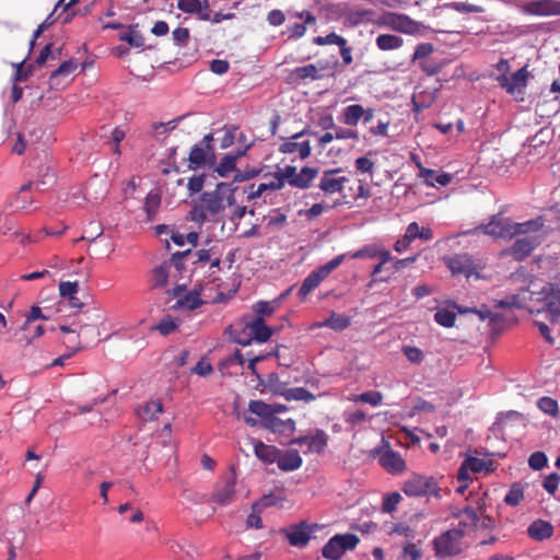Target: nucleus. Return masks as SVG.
<instances>
[{
  "label": "nucleus",
  "mask_w": 560,
  "mask_h": 560,
  "mask_svg": "<svg viewBox=\"0 0 560 560\" xmlns=\"http://www.w3.org/2000/svg\"><path fill=\"white\" fill-rule=\"evenodd\" d=\"M500 305L524 307L529 313L542 314L556 320L560 316V289L546 283L538 289V284L530 283L529 288L522 290L513 301H501Z\"/></svg>",
  "instance_id": "1"
},
{
  "label": "nucleus",
  "mask_w": 560,
  "mask_h": 560,
  "mask_svg": "<svg viewBox=\"0 0 560 560\" xmlns=\"http://www.w3.org/2000/svg\"><path fill=\"white\" fill-rule=\"evenodd\" d=\"M234 190L230 184L219 183L213 191H205L194 200L189 219L196 223L205 221L219 222L223 217L225 206H234Z\"/></svg>",
  "instance_id": "2"
},
{
  "label": "nucleus",
  "mask_w": 560,
  "mask_h": 560,
  "mask_svg": "<svg viewBox=\"0 0 560 560\" xmlns=\"http://www.w3.org/2000/svg\"><path fill=\"white\" fill-rule=\"evenodd\" d=\"M234 334V341L242 346H248L253 341L265 342L271 335L272 330L260 318H253L248 322H240L231 326Z\"/></svg>",
  "instance_id": "3"
},
{
  "label": "nucleus",
  "mask_w": 560,
  "mask_h": 560,
  "mask_svg": "<svg viewBox=\"0 0 560 560\" xmlns=\"http://www.w3.org/2000/svg\"><path fill=\"white\" fill-rule=\"evenodd\" d=\"M347 254H340L335 258L327 261L325 265L319 268L313 270L302 282L299 289V298L301 300H305L306 296L319 287L322 281H324L335 269H337L342 261L345 260Z\"/></svg>",
  "instance_id": "4"
},
{
  "label": "nucleus",
  "mask_w": 560,
  "mask_h": 560,
  "mask_svg": "<svg viewBox=\"0 0 560 560\" xmlns=\"http://www.w3.org/2000/svg\"><path fill=\"white\" fill-rule=\"evenodd\" d=\"M402 491L408 497H441L438 480L432 476H424L420 474H412L402 483Z\"/></svg>",
  "instance_id": "5"
},
{
  "label": "nucleus",
  "mask_w": 560,
  "mask_h": 560,
  "mask_svg": "<svg viewBox=\"0 0 560 560\" xmlns=\"http://www.w3.org/2000/svg\"><path fill=\"white\" fill-rule=\"evenodd\" d=\"M55 184H56V175L52 171V167L47 163L40 164L38 166L36 179L30 180L28 183H26L20 187L18 197H16L18 200L21 199L22 205L20 207L26 208L28 205H31L33 202L32 199H27L24 197V194L26 191L31 190L32 188H35L38 191H45V190L49 189L50 187H52Z\"/></svg>",
  "instance_id": "6"
},
{
  "label": "nucleus",
  "mask_w": 560,
  "mask_h": 560,
  "mask_svg": "<svg viewBox=\"0 0 560 560\" xmlns=\"http://www.w3.org/2000/svg\"><path fill=\"white\" fill-rule=\"evenodd\" d=\"M359 541L355 534H337L324 545L322 556L327 560H340L347 551L355 549Z\"/></svg>",
  "instance_id": "7"
},
{
  "label": "nucleus",
  "mask_w": 560,
  "mask_h": 560,
  "mask_svg": "<svg viewBox=\"0 0 560 560\" xmlns=\"http://www.w3.org/2000/svg\"><path fill=\"white\" fill-rule=\"evenodd\" d=\"M462 529H450L435 537L432 541L435 556L440 559L453 557L462 551Z\"/></svg>",
  "instance_id": "8"
},
{
  "label": "nucleus",
  "mask_w": 560,
  "mask_h": 560,
  "mask_svg": "<svg viewBox=\"0 0 560 560\" xmlns=\"http://www.w3.org/2000/svg\"><path fill=\"white\" fill-rule=\"evenodd\" d=\"M511 220L501 214L492 215L490 221L464 232L465 235L485 234L493 238H511Z\"/></svg>",
  "instance_id": "9"
},
{
  "label": "nucleus",
  "mask_w": 560,
  "mask_h": 560,
  "mask_svg": "<svg viewBox=\"0 0 560 560\" xmlns=\"http://www.w3.org/2000/svg\"><path fill=\"white\" fill-rule=\"evenodd\" d=\"M316 528V524L310 525L307 522L303 521L299 524L282 528L280 532L289 540L291 546L304 548L310 542L312 534Z\"/></svg>",
  "instance_id": "10"
},
{
  "label": "nucleus",
  "mask_w": 560,
  "mask_h": 560,
  "mask_svg": "<svg viewBox=\"0 0 560 560\" xmlns=\"http://www.w3.org/2000/svg\"><path fill=\"white\" fill-rule=\"evenodd\" d=\"M387 28L408 35H422L425 27L408 15L387 12Z\"/></svg>",
  "instance_id": "11"
},
{
  "label": "nucleus",
  "mask_w": 560,
  "mask_h": 560,
  "mask_svg": "<svg viewBox=\"0 0 560 560\" xmlns=\"http://www.w3.org/2000/svg\"><path fill=\"white\" fill-rule=\"evenodd\" d=\"M521 11L530 15H560V2L555 0H528L522 3Z\"/></svg>",
  "instance_id": "12"
},
{
  "label": "nucleus",
  "mask_w": 560,
  "mask_h": 560,
  "mask_svg": "<svg viewBox=\"0 0 560 560\" xmlns=\"http://www.w3.org/2000/svg\"><path fill=\"white\" fill-rule=\"evenodd\" d=\"M387 534L398 535L406 538L401 553V560H418L421 557V551L415 544L409 541L413 537V532L409 525L406 523L396 524L389 530H387Z\"/></svg>",
  "instance_id": "13"
},
{
  "label": "nucleus",
  "mask_w": 560,
  "mask_h": 560,
  "mask_svg": "<svg viewBox=\"0 0 560 560\" xmlns=\"http://www.w3.org/2000/svg\"><path fill=\"white\" fill-rule=\"evenodd\" d=\"M528 77L529 73L526 67H523L516 72H514L511 77L502 74L498 77L497 80L502 89H504L509 94L514 95L516 93L524 92Z\"/></svg>",
  "instance_id": "14"
},
{
  "label": "nucleus",
  "mask_w": 560,
  "mask_h": 560,
  "mask_svg": "<svg viewBox=\"0 0 560 560\" xmlns=\"http://www.w3.org/2000/svg\"><path fill=\"white\" fill-rule=\"evenodd\" d=\"M306 133V130H302L293 136L285 138L283 143L279 147V152L283 154H292L298 153L299 156L304 160L311 155V143L310 141L296 142V139H300Z\"/></svg>",
  "instance_id": "15"
},
{
  "label": "nucleus",
  "mask_w": 560,
  "mask_h": 560,
  "mask_svg": "<svg viewBox=\"0 0 560 560\" xmlns=\"http://www.w3.org/2000/svg\"><path fill=\"white\" fill-rule=\"evenodd\" d=\"M540 241L541 238L538 235L518 237L512 244L510 254L514 257V259L523 260L532 254V252L540 244Z\"/></svg>",
  "instance_id": "16"
},
{
  "label": "nucleus",
  "mask_w": 560,
  "mask_h": 560,
  "mask_svg": "<svg viewBox=\"0 0 560 560\" xmlns=\"http://www.w3.org/2000/svg\"><path fill=\"white\" fill-rule=\"evenodd\" d=\"M340 170L325 171L319 183V188L327 195L341 192L345 184L349 182L346 176L339 175Z\"/></svg>",
  "instance_id": "17"
},
{
  "label": "nucleus",
  "mask_w": 560,
  "mask_h": 560,
  "mask_svg": "<svg viewBox=\"0 0 560 560\" xmlns=\"http://www.w3.org/2000/svg\"><path fill=\"white\" fill-rule=\"evenodd\" d=\"M443 261L453 275H464L469 277L474 271L472 260L467 254H455L453 256L444 257Z\"/></svg>",
  "instance_id": "18"
},
{
  "label": "nucleus",
  "mask_w": 560,
  "mask_h": 560,
  "mask_svg": "<svg viewBox=\"0 0 560 560\" xmlns=\"http://www.w3.org/2000/svg\"><path fill=\"white\" fill-rule=\"evenodd\" d=\"M235 483L236 479L233 475L218 483L212 493V501L220 505L230 504L235 497Z\"/></svg>",
  "instance_id": "19"
},
{
  "label": "nucleus",
  "mask_w": 560,
  "mask_h": 560,
  "mask_svg": "<svg viewBox=\"0 0 560 560\" xmlns=\"http://www.w3.org/2000/svg\"><path fill=\"white\" fill-rule=\"evenodd\" d=\"M183 292L184 288L182 287H177L173 290V295L177 298L176 307L191 311L196 310L203 303L198 291L192 290L182 294Z\"/></svg>",
  "instance_id": "20"
},
{
  "label": "nucleus",
  "mask_w": 560,
  "mask_h": 560,
  "mask_svg": "<svg viewBox=\"0 0 560 560\" xmlns=\"http://www.w3.org/2000/svg\"><path fill=\"white\" fill-rule=\"evenodd\" d=\"M542 228L544 219L541 217L522 223L511 221V238L521 235H537L536 233L539 232Z\"/></svg>",
  "instance_id": "21"
},
{
  "label": "nucleus",
  "mask_w": 560,
  "mask_h": 560,
  "mask_svg": "<svg viewBox=\"0 0 560 560\" xmlns=\"http://www.w3.org/2000/svg\"><path fill=\"white\" fill-rule=\"evenodd\" d=\"M454 516L459 520L458 529H462L463 534L466 530L477 528L480 521L477 509L472 506H466L458 510L454 513Z\"/></svg>",
  "instance_id": "22"
},
{
  "label": "nucleus",
  "mask_w": 560,
  "mask_h": 560,
  "mask_svg": "<svg viewBox=\"0 0 560 560\" xmlns=\"http://www.w3.org/2000/svg\"><path fill=\"white\" fill-rule=\"evenodd\" d=\"M419 177H421L427 186H446L451 183L453 176L448 173L438 172L434 170L419 166Z\"/></svg>",
  "instance_id": "23"
},
{
  "label": "nucleus",
  "mask_w": 560,
  "mask_h": 560,
  "mask_svg": "<svg viewBox=\"0 0 560 560\" xmlns=\"http://www.w3.org/2000/svg\"><path fill=\"white\" fill-rule=\"evenodd\" d=\"M350 257L352 259L364 258V257H370V258L378 257L380 262L374 267V269L372 271V277H375L377 273H380L382 271L383 265L385 264V252L381 247H378L376 245H372V244L366 245L363 248L352 253L350 255Z\"/></svg>",
  "instance_id": "24"
},
{
  "label": "nucleus",
  "mask_w": 560,
  "mask_h": 560,
  "mask_svg": "<svg viewBox=\"0 0 560 560\" xmlns=\"http://www.w3.org/2000/svg\"><path fill=\"white\" fill-rule=\"evenodd\" d=\"M553 534V526L550 522L536 520L527 527V535L537 541L548 539Z\"/></svg>",
  "instance_id": "25"
},
{
  "label": "nucleus",
  "mask_w": 560,
  "mask_h": 560,
  "mask_svg": "<svg viewBox=\"0 0 560 560\" xmlns=\"http://www.w3.org/2000/svg\"><path fill=\"white\" fill-rule=\"evenodd\" d=\"M294 16L300 20H303V23H295L294 25L288 28V32L291 37L300 38L304 36L306 33V26L316 24L315 15L307 10L296 12Z\"/></svg>",
  "instance_id": "26"
},
{
  "label": "nucleus",
  "mask_w": 560,
  "mask_h": 560,
  "mask_svg": "<svg viewBox=\"0 0 560 560\" xmlns=\"http://www.w3.org/2000/svg\"><path fill=\"white\" fill-rule=\"evenodd\" d=\"M290 78L293 81H316L320 80L323 78V74L320 73V70L313 63L298 67L293 69L290 73Z\"/></svg>",
  "instance_id": "27"
},
{
  "label": "nucleus",
  "mask_w": 560,
  "mask_h": 560,
  "mask_svg": "<svg viewBox=\"0 0 560 560\" xmlns=\"http://www.w3.org/2000/svg\"><path fill=\"white\" fill-rule=\"evenodd\" d=\"M254 452L257 458H259L265 464H273L277 463L280 451L273 445H267L261 441H256L254 443Z\"/></svg>",
  "instance_id": "28"
},
{
  "label": "nucleus",
  "mask_w": 560,
  "mask_h": 560,
  "mask_svg": "<svg viewBox=\"0 0 560 560\" xmlns=\"http://www.w3.org/2000/svg\"><path fill=\"white\" fill-rule=\"evenodd\" d=\"M302 457L295 450H290L285 454L278 456V467L283 471H293L302 466Z\"/></svg>",
  "instance_id": "29"
},
{
  "label": "nucleus",
  "mask_w": 560,
  "mask_h": 560,
  "mask_svg": "<svg viewBox=\"0 0 560 560\" xmlns=\"http://www.w3.org/2000/svg\"><path fill=\"white\" fill-rule=\"evenodd\" d=\"M162 412L163 404L161 399L150 400L145 405L137 408V413L143 421H153Z\"/></svg>",
  "instance_id": "30"
},
{
  "label": "nucleus",
  "mask_w": 560,
  "mask_h": 560,
  "mask_svg": "<svg viewBox=\"0 0 560 560\" xmlns=\"http://www.w3.org/2000/svg\"><path fill=\"white\" fill-rule=\"evenodd\" d=\"M301 443H307L311 452L322 453L327 446L328 436L323 430H317L312 436H303L299 439Z\"/></svg>",
  "instance_id": "31"
},
{
  "label": "nucleus",
  "mask_w": 560,
  "mask_h": 560,
  "mask_svg": "<svg viewBox=\"0 0 560 560\" xmlns=\"http://www.w3.org/2000/svg\"><path fill=\"white\" fill-rule=\"evenodd\" d=\"M351 325V318L343 314L332 313L327 319L316 324L317 327H329L335 331H342Z\"/></svg>",
  "instance_id": "32"
},
{
  "label": "nucleus",
  "mask_w": 560,
  "mask_h": 560,
  "mask_svg": "<svg viewBox=\"0 0 560 560\" xmlns=\"http://www.w3.org/2000/svg\"><path fill=\"white\" fill-rule=\"evenodd\" d=\"M317 167L304 166L300 173H296V178L293 179L292 186L300 189H306L310 187L312 180L317 177Z\"/></svg>",
  "instance_id": "33"
},
{
  "label": "nucleus",
  "mask_w": 560,
  "mask_h": 560,
  "mask_svg": "<svg viewBox=\"0 0 560 560\" xmlns=\"http://www.w3.org/2000/svg\"><path fill=\"white\" fill-rule=\"evenodd\" d=\"M438 94V90L433 91H422L413 94L412 96V105L413 110L420 113L421 110L430 107L434 102Z\"/></svg>",
  "instance_id": "34"
},
{
  "label": "nucleus",
  "mask_w": 560,
  "mask_h": 560,
  "mask_svg": "<svg viewBox=\"0 0 560 560\" xmlns=\"http://www.w3.org/2000/svg\"><path fill=\"white\" fill-rule=\"evenodd\" d=\"M407 469L405 459L396 452L389 448L387 443V472L401 475Z\"/></svg>",
  "instance_id": "35"
},
{
  "label": "nucleus",
  "mask_w": 560,
  "mask_h": 560,
  "mask_svg": "<svg viewBox=\"0 0 560 560\" xmlns=\"http://www.w3.org/2000/svg\"><path fill=\"white\" fill-rule=\"evenodd\" d=\"M277 393L282 395L288 401H290V400L312 401L315 399V395L304 387L285 388L281 392L277 390Z\"/></svg>",
  "instance_id": "36"
},
{
  "label": "nucleus",
  "mask_w": 560,
  "mask_h": 560,
  "mask_svg": "<svg viewBox=\"0 0 560 560\" xmlns=\"http://www.w3.org/2000/svg\"><path fill=\"white\" fill-rule=\"evenodd\" d=\"M364 114L365 109L362 105H349L343 109V124L348 126H357Z\"/></svg>",
  "instance_id": "37"
},
{
  "label": "nucleus",
  "mask_w": 560,
  "mask_h": 560,
  "mask_svg": "<svg viewBox=\"0 0 560 560\" xmlns=\"http://www.w3.org/2000/svg\"><path fill=\"white\" fill-rule=\"evenodd\" d=\"M524 499V487L520 482H514L504 497V503L509 506H517Z\"/></svg>",
  "instance_id": "38"
},
{
  "label": "nucleus",
  "mask_w": 560,
  "mask_h": 560,
  "mask_svg": "<svg viewBox=\"0 0 560 560\" xmlns=\"http://www.w3.org/2000/svg\"><path fill=\"white\" fill-rule=\"evenodd\" d=\"M170 266L164 262L154 268L151 279L152 288H164L168 281Z\"/></svg>",
  "instance_id": "39"
},
{
  "label": "nucleus",
  "mask_w": 560,
  "mask_h": 560,
  "mask_svg": "<svg viewBox=\"0 0 560 560\" xmlns=\"http://www.w3.org/2000/svg\"><path fill=\"white\" fill-rule=\"evenodd\" d=\"M78 65L74 60H66L63 61L49 77V81L51 85L57 84L56 80L59 77H68L70 75L75 69Z\"/></svg>",
  "instance_id": "40"
},
{
  "label": "nucleus",
  "mask_w": 560,
  "mask_h": 560,
  "mask_svg": "<svg viewBox=\"0 0 560 560\" xmlns=\"http://www.w3.org/2000/svg\"><path fill=\"white\" fill-rule=\"evenodd\" d=\"M119 39L127 42L130 46L136 48L143 47L145 42L143 35L133 27H129L127 33L119 35Z\"/></svg>",
  "instance_id": "41"
},
{
  "label": "nucleus",
  "mask_w": 560,
  "mask_h": 560,
  "mask_svg": "<svg viewBox=\"0 0 560 560\" xmlns=\"http://www.w3.org/2000/svg\"><path fill=\"white\" fill-rule=\"evenodd\" d=\"M248 410L252 413L260 417L262 421L272 412V406L264 402L262 400H250Z\"/></svg>",
  "instance_id": "42"
},
{
  "label": "nucleus",
  "mask_w": 560,
  "mask_h": 560,
  "mask_svg": "<svg viewBox=\"0 0 560 560\" xmlns=\"http://www.w3.org/2000/svg\"><path fill=\"white\" fill-rule=\"evenodd\" d=\"M237 155H225L220 161L215 171L221 177H226L230 173L235 171Z\"/></svg>",
  "instance_id": "43"
},
{
  "label": "nucleus",
  "mask_w": 560,
  "mask_h": 560,
  "mask_svg": "<svg viewBox=\"0 0 560 560\" xmlns=\"http://www.w3.org/2000/svg\"><path fill=\"white\" fill-rule=\"evenodd\" d=\"M253 311L255 313L254 318H260V320L265 322V318L275 312V304L269 301H259L253 305Z\"/></svg>",
  "instance_id": "44"
},
{
  "label": "nucleus",
  "mask_w": 560,
  "mask_h": 560,
  "mask_svg": "<svg viewBox=\"0 0 560 560\" xmlns=\"http://www.w3.org/2000/svg\"><path fill=\"white\" fill-rule=\"evenodd\" d=\"M434 50H435V47L431 43L419 44L415 49V52L412 55V60L419 65L420 61L429 59L431 57V55L434 52Z\"/></svg>",
  "instance_id": "45"
},
{
  "label": "nucleus",
  "mask_w": 560,
  "mask_h": 560,
  "mask_svg": "<svg viewBox=\"0 0 560 560\" xmlns=\"http://www.w3.org/2000/svg\"><path fill=\"white\" fill-rule=\"evenodd\" d=\"M45 332V329L42 325H37L33 327L31 325V329L28 331H23L22 336L18 339V341L24 346H30L35 339L42 337Z\"/></svg>",
  "instance_id": "46"
},
{
  "label": "nucleus",
  "mask_w": 560,
  "mask_h": 560,
  "mask_svg": "<svg viewBox=\"0 0 560 560\" xmlns=\"http://www.w3.org/2000/svg\"><path fill=\"white\" fill-rule=\"evenodd\" d=\"M445 66L444 60H436L433 57H430L429 59H425L423 61H420L419 67L423 72H425L428 75H433L439 73L442 68Z\"/></svg>",
  "instance_id": "47"
},
{
  "label": "nucleus",
  "mask_w": 560,
  "mask_h": 560,
  "mask_svg": "<svg viewBox=\"0 0 560 560\" xmlns=\"http://www.w3.org/2000/svg\"><path fill=\"white\" fill-rule=\"evenodd\" d=\"M455 319V313L446 308H440L434 314V320L443 327H453Z\"/></svg>",
  "instance_id": "48"
},
{
  "label": "nucleus",
  "mask_w": 560,
  "mask_h": 560,
  "mask_svg": "<svg viewBox=\"0 0 560 560\" xmlns=\"http://www.w3.org/2000/svg\"><path fill=\"white\" fill-rule=\"evenodd\" d=\"M37 319H48L46 315L43 314V311L39 306H32L30 312L25 315V322L21 326L22 331H28L31 329V324Z\"/></svg>",
  "instance_id": "49"
},
{
  "label": "nucleus",
  "mask_w": 560,
  "mask_h": 560,
  "mask_svg": "<svg viewBox=\"0 0 560 560\" xmlns=\"http://www.w3.org/2000/svg\"><path fill=\"white\" fill-rule=\"evenodd\" d=\"M188 161L190 166H200L206 162V151L201 145H194L189 152Z\"/></svg>",
  "instance_id": "50"
},
{
  "label": "nucleus",
  "mask_w": 560,
  "mask_h": 560,
  "mask_svg": "<svg viewBox=\"0 0 560 560\" xmlns=\"http://www.w3.org/2000/svg\"><path fill=\"white\" fill-rule=\"evenodd\" d=\"M78 282L62 281L59 283V292L62 298H67L69 301L77 300L75 294L78 293Z\"/></svg>",
  "instance_id": "51"
},
{
  "label": "nucleus",
  "mask_w": 560,
  "mask_h": 560,
  "mask_svg": "<svg viewBox=\"0 0 560 560\" xmlns=\"http://www.w3.org/2000/svg\"><path fill=\"white\" fill-rule=\"evenodd\" d=\"M537 406L542 412L550 416H556L558 412V402L551 397L545 396L539 398Z\"/></svg>",
  "instance_id": "52"
},
{
  "label": "nucleus",
  "mask_w": 560,
  "mask_h": 560,
  "mask_svg": "<svg viewBox=\"0 0 560 560\" xmlns=\"http://www.w3.org/2000/svg\"><path fill=\"white\" fill-rule=\"evenodd\" d=\"M206 175H194L188 179L187 189L188 196L191 197L198 192H200L205 185Z\"/></svg>",
  "instance_id": "53"
},
{
  "label": "nucleus",
  "mask_w": 560,
  "mask_h": 560,
  "mask_svg": "<svg viewBox=\"0 0 560 560\" xmlns=\"http://www.w3.org/2000/svg\"><path fill=\"white\" fill-rule=\"evenodd\" d=\"M177 8L189 14H196L198 16V13H201V1L200 0H182L178 1Z\"/></svg>",
  "instance_id": "54"
},
{
  "label": "nucleus",
  "mask_w": 560,
  "mask_h": 560,
  "mask_svg": "<svg viewBox=\"0 0 560 560\" xmlns=\"http://www.w3.org/2000/svg\"><path fill=\"white\" fill-rule=\"evenodd\" d=\"M547 456L544 452H534L528 458V465L534 470H540L547 465Z\"/></svg>",
  "instance_id": "55"
},
{
  "label": "nucleus",
  "mask_w": 560,
  "mask_h": 560,
  "mask_svg": "<svg viewBox=\"0 0 560 560\" xmlns=\"http://www.w3.org/2000/svg\"><path fill=\"white\" fill-rule=\"evenodd\" d=\"M261 424L272 432H280L283 430L284 421L277 418L271 412L270 416H268L265 420L261 421Z\"/></svg>",
  "instance_id": "56"
},
{
  "label": "nucleus",
  "mask_w": 560,
  "mask_h": 560,
  "mask_svg": "<svg viewBox=\"0 0 560 560\" xmlns=\"http://www.w3.org/2000/svg\"><path fill=\"white\" fill-rule=\"evenodd\" d=\"M160 206V198L154 195H148L144 202V210L148 218L151 220L158 212Z\"/></svg>",
  "instance_id": "57"
},
{
  "label": "nucleus",
  "mask_w": 560,
  "mask_h": 560,
  "mask_svg": "<svg viewBox=\"0 0 560 560\" xmlns=\"http://www.w3.org/2000/svg\"><path fill=\"white\" fill-rule=\"evenodd\" d=\"M278 176L283 180V185L288 183L292 186L293 179L296 178V167L293 165H287L284 168H280L276 172Z\"/></svg>",
  "instance_id": "58"
},
{
  "label": "nucleus",
  "mask_w": 560,
  "mask_h": 560,
  "mask_svg": "<svg viewBox=\"0 0 560 560\" xmlns=\"http://www.w3.org/2000/svg\"><path fill=\"white\" fill-rule=\"evenodd\" d=\"M559 481H560V477L558 474L556 472H552L550 474L549 476H547L542 482V487L544 489L550 493V494H555L557 489H558V486H559Z\"/></svg>",
  "instance_id": "59"
},
{
  "label": "nucleus",
  "mask_w": 560,
  "mask_h": 560,
  "mask_svg": "<svg viewBox=\"0 0 560 560\" xmlns=\"http://www.w3.org/2000/svg\"><path fill=\"white\" fill-rule=\"evenodd\" d=\"M177 327L178 325L171 317L163 318L156 326L158 330L164 336L172 334Z\"/></svg>",
  "instance_id": "60"
},
{
  "label": "nucleus",
  "mask_w": 560,
  "mask_h": 560,
  "mask_svg": "<svg viewBox=\"0 0 560 560\" xmlns=\"http://www.w3.org/2000/svg\"><path fill=\"white\" fill-rule=\"evenodd\" d=\"M383 396L380 392H368L360 395L359 400L371 406H377L382 402Z\"/></svg>",
  "instance_id": "61"
},
{
  "label": "nucleus",
  "mask_w": 560,
  "mask_h": 560,
  "mask_svg": "<svg viewBox=\"0 0 560 560\" xmlns=\"http://www.w3.org/2000/svg\"><path fill=\"white\" fill-rule=\"evenodd\" d=\"M284 21L285 15L281 10L273 9L267 14V22L272 26H280Z\"/></svg>",
  "instance_id": "62"
},
{
  "label": "nucleus",
  "mask_w": 560,
  "mask_h": 560,
  "mask_svg": "<svg viewBox=\"0 0 560 560\" xmlns=\"http://www.w3.org/2000/svg\"><path fill=\"white\" fill-rule=\"evenodd\" d=\"M404 353L412 363H420L423 360V353L416 347H404Z\"/></svg>",
  "instance_id": "63"
},
{
  "label": "nucleus",
  "mask_w": 560,
  "mask_h": 560,
  "mask_svg": "<svg viewBox=\"0 0 560 560\" xmlns=\"http://www.w3.org/2000/svg\"><path fill=\"white\" fill-rule=\"evenodd\" d=\"M189 36V30L186 27H177L173 31V38L178 45L186 46Z\"/></svg>",
  "instance_id": "64"
}]
</instances>
